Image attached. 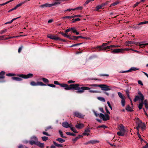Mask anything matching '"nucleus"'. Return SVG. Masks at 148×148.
Segmentation results:
<instances>
[{"instance_id": "39448f33", "label": "nucleus", "mask_w": 148, "mask_h": 148, "mask_svg": "<svg viewBox=\"0 0 148 148\" xmlns=\"http://www.w3.org/2000/svg\"><path fill=\"white\" fill-rule=\"evenodd\" d=\"M60 3H61L59 2H55L54 3L51 4L46 3L41 5L40 6V7L41 8L50 7L52 6L56 5L57 4H60Z\"/></svg>"}, {"instance_id": "79ce46f5", "label": "nucleus", "mask_w": 148, "mask_h": 148, "mask_svg": "<svg viewBox=\"0 0 148 148\" xmlns=\"http://www.w3.org/2000/svg\"><path fill=\"white\" fill-rule=\"evenodd\" d=\"M102 6L101 5H99L97 6L96 7V10H97L100 9H101L102 8Z\"/></svg>"}, {"instance_id": "f8f14e48", "label": "nucleus", "mask_w": 148, "mask_h": 148, "mask_svg": "<svg viewBox=\"0 0 148 148\" xmlns=\"http://www.w3.org/2000/svg\"><path fill=\"white\" fill-rule=\"evenodd\" d=\"M123 49H116L113 50L111 52L113 53H122L123 52Z\"/></svg>"}, {"instance_id": "72a5a7b5", "label": "nucleus", "mask_w": 148, "mask_h": 148, "mask_svg": "<svg viewBox=\"0 0 148 148\" xmlns=\"http://www.w3.org/2000/svg\"><path fill=\"white\" fill-rule=\"evenodd\" d=\"M121 104L123 106H124L125 105V101L124 99H122L121 101Z\"/></svg>"}, {"instance_id": "aec40b11", "label": "nucleus", "mask_w": 148, "mask_h": 148, "mask_svg": "<svg viewBox=\"0 0 148 148\" xmlns=\"http://www.w3.org/2000/svg\"><path fill=\"white\" fill-rule=\"evenodd\" d=\"M90 143L91 144H94L97 143H99V140H90Z\"/></svg>"}, {"instance_id": "6e6d98bb", "label": "nucleus", "mask_w": 148, "mask_h": 148, "mask_svg": "<svg viewBox=\"0 0 148 148\" xmlns=\"http://www.w3.org/2000/svg\"><path fill=\"white\" fill-rule=\"evenodd\" d=\"M111 47H110V46H107L106 47H104L103 48V49H104V50H106L107 49H110V48H111Z\"/></svg>"}, {"instance_id": "338daca9", "label": "nucleus", "mask_w": 148, "mask_h": 148, "mask_svg": "<svg viewBox=\"0 0 148 148\" xmlns=\"http://www.w3.org/2000/svg\"><path fill=\"white\" fill-rule=\"evenodd\" d=\"M93 112L94 113V114H95V116H96V117H97L98 116H99V114H98L97 113V112H95V111H93Z\"/></svg>"}, {"instance_id": "774afa93", "label": "nucleus", "mask_w": 148, "mask_h": 148, "mask_svg": "<svg viewBox=\"0 0 148 148\" xmlns=\"http://www.w3.org/2000/svg\"><path fill=\"white\" fill-rule=\"evenodd\" d=\"M75 82V81L72 80H69L68 81V83L69 84H71L72 83H74Z\"/></svg>"}, {"instance_id": "49530a36", "label": "nucleus", "mask_w": 148, "mask_h": 148, "mask_svg": "<svg viewBox=\"0 0 148 148\" xmlns=\"http://www.w3.org/2000/svg\"><path fill=\"white\" fill-rule=\"evenodd\" d=\"M71 30H72L74 33L76 32V30L75 29V28L74 27H72L71 28Z\"/></svg>"}, {"instance_id": "bb28decb", "label": "nucleus", "mask_w": 148, "mask_h": 148, "mask_svg": "<svg viewBox=\"0 0 148 148\" xmlns=\"http://www.w3.org/2000/svg\"><path fill=\"white\" fill-rule=\"evenodd\" d=\"M34 140H32L29 141V143L31 145H33V144L36 145V141L34 139Z\"/></svg>"}, {"instance_id": "a19ab883", "label": "nucleus", "mask_w": 148, "mask_h": 148, "mask_svg": "<svg viewBox=\"0 0 148 148\" xmlns=\"http://www.w3.org/2000/svg\"><path fill=\"white\" fill-rule=\"evenodd\" d=\"M42 138L43 140L46 141L47 140H48V137L46 136H43L42 137Z\"/></svg>"}, {"instance_id": "09e8293b", "label": "nucleus", "mask_w": 148, "mask_h": 148, "mask_svg": "<svg viewBox=\"0 0 148 148\" xmlns=\"http://www.w3.org/2000/svg\"><path fill=\"white\" fill-rule=\"evenodd\" d=\"M90 131L89 128H88L86 129L85 130V132L84 133H88L90 132Z\"/></svg>"}, {"instance_id": "58836bf2", "label": "nucleus", "mask_w": 148, "mask_h": 148, "mask_svg": "<svg viewBox=\"0 0 148 148\" xmlns=\"http://www.w3.org/2000/svg\"><path fill=\"white\" fill-rule=\"evenodd\" d=\"M119 3V2H116L113 3L111 4L110 5V7L114 6L115 5H117Z\"/></svg>"}, {"instance_id": "b1692460", "label": "nucleus", "mask_w": 148, "mask_h": 148, "mask_svg": "<svg viewBox=\"0 0 148 148\" xmlns=\"http://www.w3.org/2000/svg\"><path fill=\"white\" fill-rule=\"evenodd\" d=\"M141 101V103H139L138 106V108L139 110H140L142 108V107L144 103L143 102V100H140Z\"/></svg>"}, {"instance_id": "e2e57ef3", "label": "nucleus", "mask_w": 148, "mask_h": 148, "mask_svg": "<svg viewBox=\"0 0 148 148\" xmlns=\"http://www.w3.org/2000/svg\"><path fill=\"white\" fill-rule=\"evenodd\" d=\"M100 75L101 76H108L109 75L106 74H100Z\"/></svg>"}, {"instance_id": "2eb2a0df", "label": "nucleus", "mask_w": 148, "mask_h": 148, "mask_svg": "<svg viewBox=\"0 0 148 148\" xmlns=\"http://www.w3.org/2000/svg\"><path fill=\"white\" fill-rule=\"evenodd\" d=\"M84 127V125L82 123H79L75 125V127L78 129H80Z\"/></svg>"}, {"instance_id": "9b49d317", "label": "nucleus", "mask_w": 148, "mask_h": 148, "mask_svg": "<svg viewBox=\"0 0 148 148\" xmlns=\"http://www.w3.org/2000/svg\"><path fill=\"white\" fill-rule=\"evenodd\" d=\"M47 37L52 39L56 40H61V38L56 37V35H52L51 34H49L47 36Z\"/></svg>"}, {"instance_id": "864d4df0", "label": "nucleus", "mask_w": 148, "mask_h": 148, "mask_svg": "<svg viewBox=\"0 0 148 148\" xmlns=\"http://www.w3.org/2000/svg\"><path fill=\"white\" fill-rule=\"evenodd\" d=\"M80 20V19L79 18H75L72 21V23H73L75 22L76 21H79Z\"/></svg>"}, {"instance_id": "1a4fd4ad", "label": "nucleus", "mask_w": 148, "mask_h": 148, "mask_svg": "<svg viewBox=\"0 0 148 148\" xmlns=\"http://www.w3.org/2000/svg\"><path fill=\"white\" fill-rule=\"evenodd\" d=\"M99 116L100 118H102L103 120L104 121L109 120L110 119L109 116L107 114L104 115L102 113H100Z\"/></svg>"}, {"instance_id": "c756f323", "label": "nucleus", "mask_w": 148, "mask_h": 148, "mask_svg": "<svg viewBox=\"0 0 148 148\" xmlns=\"http://www.w3.org/2000/svg\"><path fill=\"white\" fill-rule=\"evenodd\" d=\"M61 33L64 37H66L68 38H70V36H69L68 35H67L66 33H63V32H61Z\"/></svg>"}, {"instance_id": "ea45409f", "label": "nucleus", "mask_w": 148, "mask_h": 148, "mask_svg": "<svg viewBox=\"0 0 148 148\" xmlns=\"http://www.w3.org/2000/svg\"><path fill=\"white\" fill-rule=\"evenodd\" d=\"M42 81L45 82V83H48L49 82V81L48 79L45 78H42Z\"/></svg>"}, {"instance_id": "4c0bfd02", "label": "nucleus", "mask_w": 148, "mask_h": 148, "mask_svg": "<svg viewBox=\"0 0 148 148\" xmlns=\"http://www.w3.org/2000/svg\"><path fill=\"white\" fill-rule=\"evenodd\" d=\"M148 23V21H143L142 22L140 23L138 25H143L145 24Z\"/></svg>"}, {"instance_id": "3c124183", "label": "nucleus", "mask_w": 148, "mask_h": 148, "mask_svg": "<svg viewBox=\"0 0 148 148\" xmlns=\"http://www.w3.org/2000/svg\"><path fill=\"white\" fill-rule=\"evenodd\" d=\"M23 48V46H21V47H19L18 50V53H20L22 49Z\"/></svg>"}, {"instance_id": "4468645a", "label": "nucleus", "mask_w": 148, "mask_h": 148, "mask_svg": "<svg viewBox=\"0 0 148 148\" xmlns=\"http://www.w3.org/2000/svg\"><path fill=\"white\" fill-rule=\"evenodd\" d=\"M71 125L69 124L67 122H64L62 123V125L65 128H68L71 127Z\"/></svg>"}, {"instance_id": "ddd939ff", "label": "nucleus", "mask_w": 148, "mask_h": 148, "mask_svg": "<svg viewBox=\"0 0 148 148\" xmlns=\"http://www.w3.org/2000/svg\"><path fill=\"white\" fill-rule=\"evenodd\" d=\"M139 69H138L135 67H131L130 69L128 70L125 71H123L121 72L122 73H124L125 72H129L131 71H134L136 70H137Z\"/></svg>"}, {"instance_id": "c03bdc74", "label": "nucleus", "mask_w": 148, "mask_h": 148, "mask_svg": "<svg viewBox=\"0 0 148 148\" xmlns=\"http://www.w3.org/2000/svg\"><path fill=\"white\" fill-rule=\"evenodd\" d=\"M6 75L8 76H13L15 75V74L14 73H8Z\"/></svg>"}, {"instance_id": "5fc2aeb1", "label": "nucleus", "mask_w": 148, "mask_h": 148, "mask_svg": "<svg viewBox=\"0 0 148 148\" xmlns=\"http://www.w3.org/2000/svg\"><path fill=\"white\" fill-rule=\"evenodd\" d=\"M107 128V127L105 125H99L98 126L97 128Z\"/></svg>"}, {"instance_id": "423d86ee", "label": "nucleus", "mask_w": 148, "mask_h": 148, "mask_svg": "<svg viewBox=\"0 0 148 148\" xmlns=\"http://www.w3.org/2000/svg\"><path fill=\"white\" fill-rule=\"evenodd\" d=\"M32 139H34L36 141V145L40 147L43 148L44 147V144L43 143H41L38 140V139L36 137L34 136L32 137Z\"/></svg>"}, {"instance_id": "69168bd1", "label": "nucleus", "mask_w": 148, "mask_h": 148, "mask_svg": "<svg viewBox=\"0 0 148 148\" xmlns=\"http://www.w3.org/2000/svg\"><path fill=\"white\" fill-rule=\"evenodd\" d=\"M54 83L56 85H59L60 86L61 84L59 83L57 81H55L54 82Z\"/></svg>"}, {"instance_id": "e433bc0d", "label": "nucleus", "mask_w": 148, "mask_h": 148, "mask_svg": "<svg viewBox=\"0 0 148 148\" xmlns=\"http://www.w3.org/2000/svg\"><path fill=\"white\" fill-rule=\"evenodd\" d=\"M98 99H99V100L103 102L105 101V99L102 97H98Z\"/></svg>"}, {"instance_id": "37998d69", "label": "nucleus", "mask_w": 148, "mask_h": 148, "mask_svg": "<svg viewBox=\"0 0 148 148\" xmlns=\"http://www.w3.org/2000/svg\"><path fill=\"white\" fill-rule=\"evenodd\" d=\"M144 105L145 108H147L148 106V103L147 101V100H145L144 101Z\"/></svg>"}, {"instance_id": "f03ea898", "label": "nucleus", "mask_w": 148, "mask_h": 148, "mask_svg": "<svg viewBox=\"0 0 148 148\" xmlns=\"http://www.w3.org/2000/svg\"><path fill=\"white\" fill-rule=\"evenodd\" d=\"M86 85H88L91 87H98L101 88V89L103 90L108 91L110 90L111 89V87L108 86L105 84L98 85L95 84H87Z\"/></svg>"}, {"instance_id": "f704fd0d", "label": "nucleus", "mask_w": 148, "mask_h": 148, "mask_svg": "<svg viewBox=\"0 0 148 148\" xmlns=\"http://www.w3.org/2000/svg\"><path fill=\"white\" fill-rule=\"evenodd\" d=\"M74 18L73 16H66L63 17V18H68L69 19H71L72 18Z\"/></svg>"}, {"instance_id": "9d476101", "label": "nucleus", "mask_w": 148, "mask_h": 148, "mask_svg": "<svg viewBox=\"0 0 148 148\" xmlns=\"http://www.w3.org/2000/svg\"><path fill=\"white\" fill-rule=\"evenodd\" d=\"M73 115L77 117L80 118H84V115L77 111L74 112Z\"/></svg>"}, {"instance_id": "4d7b16f0", "label": "nucleus", "mask_w": 148, "mask_h": 148, "mask_svg": "<svg viewBox=\"0 0 148 148\" xmlns=\"http://www.w3.org/2000/svg\"><path fill=\"white\" fill-rule=\"evenodd\" d=\"M79 139V137H76L75 138L72 139V140L73 141H74V143H75Z\"/></svg>"}, {"instance_id": "5701e85b", "label": "nucleus", "mask_w": 148, "mask_h": 148, "mask_svg": "<svg viewBox=\"0 0 148 148\" xmlns=\"http://www.w3.org/2000/svg\"><path fill=\"white\" fill-rule=\"evenodd\" d=\"M56 140L60 143H63L65 141V140L61 138H58L56 139Z\"/></svg>"}, {"instance_id": "c9c22d12", "label": "nucleus", "mask_w": 148, "mask_h": 148, "mask_svg": "<svg viewBox=\"0 0 148 148\" xmlns=\"http://www.w3.org/2000/svg\"><path fill=\"white\" fill-rule=\"evenodd\" d=\"M118 95L119 97L122 99H124V97L123 96L122 94L120 92H118Z\"/></svg>"}, {"instance_id": "13d9d810", "label": "nucleus", "mask_w": 148, "mask_h": 148, "mask_svg": "<svg viewBox=\"0 0 148 148\" xmlns=\"http://www.w3.org/2000/svg\"><path fill=\"white\" fill-rule=\"evenodd\" d=\"M23 4V3H21L19 4H18L17 5H16V7L18 8V7L21 6Z\"/></svg>"}, {"instance_id": "de8ad7c7", "label": "nucleus", "mask_w": 148, "mask_h": 148, "mask_svg": "<svg viewBox=\"0 0 148 148\" xmlns=\"http://www.w3.org/2000/svg\"><path fill=\"white\" fill-rule=\"evenodd\" d=\"M89 92L91 93H97L98 92V91L97 90H90Z\"/></svg>"}, {"instance_id": "680f3d73", "label": "nucleus", "mask_w": 148, "mask_h": 148, "mask_svg": "<svg viewBox=\"0 0 148 148\" xmlns=\"http://www.w3.org/2000/svg\"><path fill=\"white\" fill-rule=\"evenodd\" d=\"M107 104H108L109 107L111 108V110H112V108L111 105L110 104V103L109 102V101H108L107 102Z\"/></svg>"}, {"instance_id": "4be33fe9", "label": "nucleus", "mask_w": 148, "mask_h": 148, "mask_svg": "<svg viewBox=\"0 0 148 148\" xmlns=\"http://www.w3.org/2000/svg\"><path fill=\"white\" fill-rule=\"evenodd\" d=\"M125 132L120 131L119 132H118L117 134L119 136H123L124 135Z\"/></svg>"}, {"instance_id": "603ef678", "label": "nucleus", "mask_w": 148, "mask_h": 148, "mask_svg": "<svg viewBox=\"0 0 148 148\" xmlns=\"http://www.w3.org/2000/svg\"><path fill=\"white\" fill-rule=\"evenodd\" d=\"M47 85L49 86H50L52 87H56V86L52 84H49Z\"/></svg>"}, {"instance_id": "cd10ccee", "label": "nucleus", "mask_w": 148, "mask_h": 148, "mask_svg": "<svg viewBox=\"0 0 148 148\" xmlns=\"http://www.w3.org/2000/svg\"><path fill=\"white\" fill-rule=\"evenodd\" d=\"M78 38V36H73L71 37L70 36V38L69 39L73 40H77Z\"/></svg>"}, {"instance_id": "412c9836", "label": "nucleus", "mask_w": 148, "mask_h": 148, "mask_svg": "<svg viewBox=\"0 0 148 148\" xmlns=\"http://www.w3.org/2000/svg\"><path fill=\"white\" fill-rule=\"evenodd\" d=\"M107 45V43H103L102 44L101 46H99L97 48H99L100 50H104V49H103V47L106 46Z\"/></svg>"}, {"instance_id": "6ab92c4d", "label": "nucleus", "mask_w": 148, "mask_h": 148, "mask_svg": "<svg viewBox=\"0 0 148 148\" xmlns=\"http://www.w3.org/2000/svg\"><path fill=\"white\" fill-rule=\"evenodd\" d=\"M5 72L3 71H2L0 72V79H3L5 78L4 76Z\"/></svg>"}, {"instance_id": "0e129e2a", "label": "nucleus", "mask_w": 148, "mask_h": 148, "mask_svg": "<svg viewBox=\"0 0 148 148\" xmlns=\"http://www.w3.org/2000/svg\"><path fill=\"white\" fill-rule=\"evenodd\" d=\"M42 133L43 134L45 135H46V136H50V135L49 134L47 133L46 132H42Z\"/></svg>"}, {"instance_id": "0eeeda50", "label": "nucleus", "mask_w": 148, "mask_h": 148, "mask_svg": "<svg viewBox=\"0 0 148 148\" xmlns=\"http://www.w3.org/2000/svg\"><path fill=\"white\" fill-rule=\"evenodd\" d=\"M30 84L32 86H45L46 85L43 84L42 82H38L37 83H36L34 81L31 82Z\"/></svg>"}, {"instance_id": "7c9ffc66", "label": "nucleus", "mask_w": 148, "mask_h": 148, "mask_svg": "<svg viewBox=\"0 0 148 148\" xmlns=\"http://www.w3.org/2000/svg\"><path fill=\"white\" fill-rule=\"evenodd\" d=\"M126 110H128L129 111H132V108H130V106L127 105L126 106Z\"/></svg>"}, {"instance_id": "bf43d9fd", "label": "nucleus", "mask_w": 148, "mask_h": 148, "mask_svg": "<svg viewBox=\"0 0 148 148\" xmlns=\"http://www.w3.org/2000/svg\"><path fill=\"white\" fill-rule=\"evenodd\" d=\"M7 31V30L6 29H4L3 30H1L0 31V33L1 34H3L5 32H6Z\"/></svg>"}, {"instance_id": "2f4dec72", "label": "nucleus", "mask_w": 148, "mask_h": 148, "mask_svg": "<svg viewBox=\"0 0 148 148\" xmlns=\"http://www.w3.org/2000/svg\"><path fill=\"white\" fill-rule=\"evenodd\" d=\"M59 133L60 135V136L62 138H66V137L65 136H63V133L62 131H61V130H59Z\"/></svg>"}, {"instance_id": "f3484780", "label": "nucleus", "mask_w": 148, "mask_h": 148, "mask_svg": "<svg viewBox=\"0 0 148 148\" xmlns=\"http://www.w3.org/2000/svg\"><path fill=\"white\" fill-rule=\"evenodd\" d=\"M12 79L13 80L18 81H21L22 80V79L21 78L15 77H12Z\"/></svg>"}, {"instance_id": "8fccbe9b", "label": "nucleus", "mask_w": 148, "mask_h": 148, "mask_svg": "<svg viewBox=\"0 0 148 148\" xmlns=\"http://www.w3.org/2000/svg\"><path fill=\"white\" fill-rule=\"evenodd\" d=\"M18 148H29L24 145H20Z\"/></svg>"}, {"instance_id": "393cba45", "label": "nucleus", "mask_w": 148, "mask_h": 148, "mask_svg": "<svg viewBox=\"0 0 148 148\" xmlns=\"http://www.w3.org/2000/svg\"><path fill=\"white\" fill-rule=\"evenodd\" d=\"M73 125H71V127H70L71 128V130L73 131L75 133H77L78 132H77V131L76 130L75 128L73 127Z\"/></svg>"}, {"instance_id": "052dcab7", "label": "nucleus", "mask_w": 148, "mask_h": 148, "mask_svg": "<svg viewBox=\"0 0 148 148\" xmlns=\"http://www.w3.org/2000/svg\"><path fill=\"white\" fill-rule=\"evenodd\" d=\"M51 128H52V127H51V126H49L47 127L45 129V131H47L49 129H51Z\"/></svg>"}, {"instance_id": "7ed1b4c3", "label": "nucleus", "mask_w": 148, "mask_h": 148, "mask_svg": "<svg viewBox=\"0 0 148 148\" xmlns=\"http://www.w3.org/2000/svg\"><path fill=\"white\" fill-rule=\"evenodd\" d=\"M136 129L138 131H139V128H141L142 130L143 131L145 129V126L144 124L138 118H136Z\"/></svg>"}, {"instance_id": "dca6fc26", "label": "nucleus", "mask_w": 148, "mask_h": 148, "mask_svg": "<svg viewBox=\"0 0 148 148\" xmlns=\"http://www.w3.org/2000/svg\"><path fill=\"white\" fill-rule=\"evenodd\" d=\"M126 43L127 45H129V44H136L137 45H138V44L139 45V44H140L139 42H132V41H127L126 42Z\"/></svg>"}, {"instance_id": "a211bd4d", "label": "nucleus", "mask_w": 148, "mask_h": 148, "mask_svg": "<svg viewBox=\"0 0 148 148\" xmlns=\"http://www.w3.org/2000/svg\"><path fill=\"white\" fill-rule=\"evenodd\" d=\"M119 129L120 131L125 132L124 127L123 125L121 124L119 127Z\"/></svg>"}, {"instance_id": "f257e3e1", "label": "nucleus", "mask_w": 148, "mask_h": 148, "mask_svg": "<svg viewBox=\"0 0 148 148\" xmlns=\"http://www.w3.org/2000/svg\"><path fill=\"white\" fill-rule=\"evenodd\" d=\"M79 84H70L69 86L66 84H61L60 86L64 88L66 90H75L77 91L76 92L78 93H83L85 90H90L92 88H89L86 86H82L81 87H79Z\"/></svg>"}, {"instance_id": "473e14b6", "label": "nucleus", "mask_w": 148, "mask_h": 148, "mask_svg": "<svg viewBox=\"0 0 148 148\" xmlns=\"http://www.w3.org/2000/svg\"><path fill=\"white\" fill-rule=\"evenodd\" d=\"M66 134L68 135H71L73 136H76V135L75 134L73 133H71V132H66Z\"/></svg>"}, {"instance_id": "a878e982", "label": "nucleus", "mask_w": 148, "mask_h": 148, "mask_svg": "<svg viewBox=\"0 0 148 148\" xmlns=\"http://www.w3.org/2000/svg\"><path fill=\"white\" fill-rule=\"evenodd\" d=\"M53 143L55 145L56 147H63V145L62 144H58L55 141H53Z\"/></svg>"}, {"instance_id": "6e6552de", "label": "nucleus", "mask_w": 148, "mask_h": 148, "mask_svg": "<svg viewBox=\"0 0 148 148\" xmlns=\"http://www.w3.org/2000/svg\"><path fill=\"white\" fill-rule=\"evenodd\" d=\"M17 75L21 77L24 79H27L32 77H33V74L32 73H29L27 75L20 74L18 75Z\"/></svg>"}, {"instance_id": "a18cd8bd", "label": "nucleus", "mask_w": 148, "mask_h": 148, "mask_svg": "<svg viewBox=\"0 0 148 148\" xmlns=\"http://www.w3.org/2000/svg\"><path fill=\"white\" fill-rule=\"evenodd\" d=\"M78 38H82L83 39H85L86 40H89L90 39V38L88 37H84L82 36H78Z\"/></svg>"}, {"instance_id": "20e7f679", "label": "nucleus", "mask_w": 148, "mask_h": 148, "mask_svg": "<svg viewBox=\"0 0 148 148\" xmlns=\"http://www.w3.org/2000/svg\"><path fill=\"white\" fill-rule=\"evenodd\" d=\"M138 95H140V96H139L138 95L136 96L134 99V102H136L138 100H144V97L143 95L141 93V92L138 91Z\"/></svg>"}, {"instance_id": "c85d7f7f", "label": "nucleus", "mask_w": 148, "mask_h": 148, "mask_svg": "<svg viewBox=\"0 0 148 148\" xmlns=\"http://www.w3.org/2000/svg\"><path fill=\"white\" fill-rule=\"evenodd\" d=\"M21 17L20 16V17H17V18H14L11 21H10L9 22H6V23H5L4 24H8V23H11L14 21V20H16V19H17L20 17Z\"/></svg>"}]
</instances>
